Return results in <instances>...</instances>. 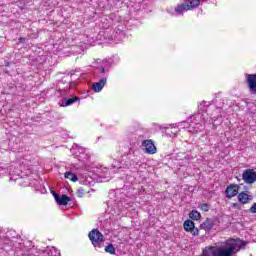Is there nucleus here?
<instances>
[{
	"mask_svg": "<svg viewBox=\"0 0 256 256\" xmlns=\"http://www.w3.org/2000/svg\"><path fill=\"white\" fill-rule=\"evenodd\" d=\"M221 108L209 106L203 101L198 105V113L187 118L186 123H189V133H199L205 129V125H215V122L221 117Z\"/></svg>",
	"mask_w": 256,
	"mask_h": 256,
	"instance_id": "obj_1",
	"label": "nucleus"
},
{
	"mask_svg": "<svg viewBox=\"0 0 256 256\" xmlns=\"http://www.w3.org/2000/svg\"><path fill=\"white\" fill-rule=\"evenodd\" d=\"M88 237L94 247H101V243L104 241L103 234L97 229L89 232Z\"/></svg>",
	"mask_w": 256,
	"mask_h": 256,
	"instance_id": "obj_2",
	"label": "nucleus"
},
{
	"mask_svg": "<svg viewBox=\"0 0 256 256\" xmlns=\"http://www.w3.org/2000/svg\"><path fill=\"white\" fill-rule=\"evenodd\" d=\"M185 122L170 124L169 127H164L163 133H165L166 137H177V133H179V127L181 124Z\"/></svg>",
	"mask_w": 256,
	"mask_h": 256,
	"instance_id": "obj_3",
	"label": "nucleus"
},
{
	"mask_svg": "<svg viewBox=\"0 0 256 256\" xmlns=\"http://www.w3.org/2000/svg\"><path fill=\"white\" fill-rule=\"evenodd\" d=\"M92 67H94V69H97L100 77H103V75H107V71H105V69L107 68V60L97 59L92 63Z\"/></svg>",
	"mask_w": 256,
	"mask_h": 256,
	"instance_id": "obj_4",
	"label": "nucleus"
},
{
	"mask_svg": "<svg viewBox=\"0 0 256 256\" xmlns=\"http://www.w3.org/2000/svg\"><path fill=\"white\" fill-rule=\"evenodd\" d=\"M242 179L248 185H253L256 181V172L253 169H246L242 174Z\"/></svg>",
	"mask_w": 256,
	"mask_h": 256,
	"instance_id": "obj_5",
	"label": "nucleus"
},
{
	"mask_svg": "<svg viewBox=\"0 0 256 256\" xmlns=\"http://www.w3.org/2000/svg\"><path fill=\"white\" fill-rule=\"evenodd\" d=\"M239 185L238 184H230L227 186L225 190V195L227 199H233V197H237L239 195Z\"/></svg>",
	"mask_w": 256,
	"mask_h": 256,
	"instance_id": "obj_6",
	"label": "nucleus"
},
{
	"mask_svg": "<svg viewBox=\"0 0 256 256\" xmlns=\"http://www.w3.org/2000/svg\"><path fill=\"white\" fill-rule=\"evenodd\" d=\"M184 231L191 233L193 237H197L199 235V228L195 227V223L192 220H186L184 222Z\"/></svg>",
	"mask_w": 256,
	"mask_h": 256,
	"instance_id": "obj_7",
	"label": "nucleus"
},
{
	"mask_svg": "<svg viewBox=\"0 0 256 256\" xmlns=\"http://www.w3.org/2000/svg\"><path fill=\"white\" fill-rule=\"evenodd\" d=\"M109 74L102 75V78L98 82H94L92 84V89L95 91V93H101L103 91V87L107 85V76Z\"/></svg>",
	"mask_w": 256,
	"mask_h": 256,
	"instance_id": "obj_8",
	"label": "nucleus"
},
{
	"mask_svg": "<svg viewBox=\"0 0 256 256\" xmlns=\"http://www.w3.org/2000/svg\"><path fill=\"white\" fill-rule=\"evenodd\" d=\"M142 147H144L145 153H148V155H155V153H157V147H155L153 140H144Z\"/></svg>",
	"mask_w": 256,
	"mask_h": 256,
	"instance_id": "obj_9",
	"label": "nucleus"
},
{
	"mask_svg": "<svg viewBox=\"0 0 256 256\" xmlns=\"http://www.w3.org/2000/svg\"><path fill=\"white\" fill-rule=\"evenodd\" d=\"M237 199L242 205H247L253 201V195H251V192L249 191L240 192L237 196Z\"/></svg>",
	"mask_w": 256,
	"mask_h": 256,
	"instance_id": "obj_10",
	"label": "nucleus"
},
{
	"mask_svg": "<svg viewBox=\"0 0 256 256\" xmlns=\"http://www.w3.org/2000/svg\"><path fill=\"white\" fill-rule=\"evenodd\" d=\"M131 158H129L128 160H122L120 162V165H114V167H117V169H131V167H135L137 165H139V160H130Z\"/></svg>",
	"mask_w": 256,
	"mask_h": 256,
	"instance_id": "obj_11",
	"label": "nucleus"
},
{
	"mask_svg": "<svg viewBox=\"0 0 256 256\" xmlns=\"http://www.w3.org/2000/svg\"><path fill=\"white\" fill-rule=\"evenodd\" d=\"M246 83L250 90V93H256V74H247Z\"/></svg>",
	"mask_w": 256,
	"mask_h": 256,
	"instance_id": "obj_12",
	"label": "nucleus"
},
{
	"mask_svg": "<svg viewBox=\"0 0 256 256\" xmlns=\"http://www.w3.org/2000/svg\"><path fill=\"white\" fill-rule=\"evenodd\" d=\"M55 201L58 205H68L71 198L67 195L59 196V194L53 193Z\"/></svg>",
	"mask_w": 256,
	"mask_h": 256,
	"instance_id": "obj_13",
	"label": "nucleus"
},
{
	"mask_svg": "<svg viewBox=\"0 0 256 256\" xmlns=\"http://www.w3.org/2000/svg\"><path fill=\"white\" fill-rule=\"evenodd\" d=\"M76 101H79V97L75 96L72 98H65L59 102L60 107H69V105H73V103H76Z\"/></svg>",
	"mask_w": 256,
	"mask_h": 256,
	"instance_id": "obj_14",
	"label": "nucleus"
},
{
	"mask_svg": "<svg viewBox=\"0 0 256 256\" xmlns=\"http://www.w3.org/2000/svg\"><path fill=\"white\" fill-rule=\"evenodd\" d=\"M213 220L211 219H206L201 225L200 228L203 229L204 231H211L214 227Z\"/></svg>",
	"mask_w": 256,
	"mask_h": 256,
	"instance_id": "obj_15",
	"label": "nucleus"
},
{
	"mask_svg": "<svg viewBox=\"0 0 256 256\" xmlns=\"http://www.w3.org/2000/svg\"><path fill=\"white\" fill-rule=\"evenodd\" d=\"M186 11H189L187 4H178L175 7V13L178 15H183Z\"/></svg>",
	"mask_w": 256,
	"mask_h": 256,
	"instance_id": "obj_16",
	"label": "nucleus"
},
{
	"mask_svg": "<svg viewBox=\"0 0 256 256\" xmlns=\"http://www.w3.org/2000/svg\"><path fill=\"white\" fill-rule=\"evenodd\" d=\"M201 2L199 0H190L189 3H187L188 11H191V9H195V7H199V4Z\"/></svg>",
	"mask_w": 256,
	"mask_h": 256,
	"instance_id": "obj_17",
	"label": "nucleus"
},
{
	"mask_svg": "<svg viewBox=\"0 0 256 256\" xmlns=\"http://www.w3.org/2000/svg\"><path fill=\"white\" fill-rule=\"evenodd\" d=\"M65 179H69L74 183L78 181L77 175L73 174V172L69 171L64 174Z\"/></svg>",
	"mask_w": 256,
	"mask_h": 256,
	"instance_id": "obj_18",
	"label": "nucleus"
},
{
	"mask_svg": "<svg viewBox=\"0 0 256 256\" xmlns=\"http://www.w3.org/2000/svg\"><path fill=\"white\" fill-rule=\"evenodd\" d=\"M190 219H193L194 221H199L201 219V213L197 210H193L190 213Z\"/></svg>",
	"mask_w": 256,
	"mask_h": 256,
	"instance_id": "obj_19",
	"label": "nucleus"
},
{
	"mask_svg": "<svg viewBox=\"0 0 256 256\" xmlns=\"http://www.w3.org/2000/svg\"><path fill=\"white\" fill-rule=\"evenodd\" d=\"M105 251L106 253H110V255H115V246H113V244H108L105 247Z\"/></svg>",
	"mask_w": 256,
	"mask_h": 256,
	"instance_id": "obj_20",
	"label": "nucleus"
},
{
	"mask_svg": "<svg viewBox=\"0 0 256 256\" xmlns=\"http://www.w3.org/2000/svg\"><path fill=\"white\" fill-rule=\"evenodd\" d=\"M201 209H202V211H209V205L208 204H202Z\"/></svg>",
	"mask_w": 256,
	"mask_h": 256,
	"instance_id": "obj_21",
	"label": "nucleus"
},
{
	"mask_svg": "<svg viewBox=\"0 0 256 256\" xmlns=\"http://www.w3.org/2000/svg\"><path fill=\"white\" fill-rule=\"evenodd\" d=\"M232 207H233L234 209H238V208H239V204L233 203V204H232Z\"/></svg>",
	"mask_w": 256,
	"mask_h": 256,
	"instance_id": "obj_22",
	"label": "nucleus"
},
{
	"mask_svg": "<svg viewBox=\"0 0 256 256\" xmlns=\"http://www.w3.org/2000/svg\"><path fill=\"white\" fill-rule=\"evenodd\" d=\"M78 191L81 193V191H83V189H79Z\"/></svg>",
	"mask_w": 256,
	"mask_h": 256,
	"instance_id": "obj_23",
	"label": "nucleus"
},
{
	"mask_svg": "<svg viewBox=\"0 0 256 256\" xmlns=\"http://www.w3.org/2000/svg\"><path fill=\"white\" fill-rule=\"evenodd\" d=\"M185 1V3H187V1H189V0H184Z\"/></svg>",
	"mask_w": 256,
	"mask_h": 256,
	"instance_id": "obj_24",
	"label": "nucleus"
}]
</instances>
